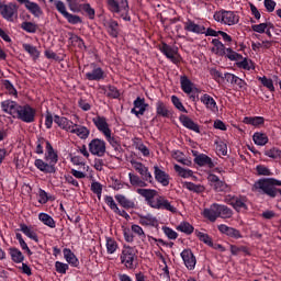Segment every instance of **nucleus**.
<instances>
[{
  "mask_svg": "<svg viewBox=\"0 0 281 281\" xmlns=\"http://www.w3.org/2000/svg\"><path fill=\"white\" fill-rule=\"evenodd\" d=\"M137 194L145 199L147 205L153 210H167V212H177V207L170 204L164 195H159V192L155 189H136Z\"/></svg>",
  "mask_w": 281,
  "mask_h": 281,
  "instance_id": "1",
  "label": "nucleus"
},
{
  "mask_svg": "<svg viewBox=\"0 0 281 281\" xmlns=\"http://www.w3.org/2000/svg\"><path fill=\"white\" fill-rule=\"evenodd\" d=\"M105 5L112 14H121L120 16L123 21L131 22L128 0H105Z\"/></svg>",
  "mask_w": 281,
  "mask_h": 281,
  "instance_id": "2",
  "label": "nucleus"
},
{
  "mask_svg": "<svg viewBox=\"0 0 281 281\" xmlns=\"http://www.w3.org/2000/svg\"><path fill=\"white\" fill-rule=\"evenodd\" d=\"M121 265H124L126 269H137V248L128 245H123V249L120 256Z\"/></svg>",
  "mask_w": 281,
  "mask_h": 281,
  "instance_id": "3",
  "label": "nucleus"
},
{
  "mask_svg": "<svg viewBox=\"0 0 281 281\" xmlns=\"http://www.w3.org/2000/svg\"><path fill=\"white\" fill-rule=\"evenodd\" d=\"M214 21L222 23L223 25H238L240 22V15L235 11L220 10L213 15Z\"/></svg>",
  "mask_w": 281,
  "mask_h": 281,
  "instance_id": "4",
  "label": "nucleus"
},
{
  "mask_svg": "<svg viewBox=\"0 0 281 281\" xmlns=\"http://www.w3.org/2000/svg\"><path fill=\"white\" fill-rule=\"evenodd\" d=\"M15 117L21 122H24V124H33V122H36V109L27 103L20 105Z\"/></svg>",
  "mask_w": 281,
  "mask_h": 281,
  "instance_id": "5",
  "label": "nucleus"
},
{
  "mask_svg": "<svg viewBox=\"0 0 281 281\" xmlns=\"http://www.w3.org/2000/svg\"><path fill=\"white\" fill-rule=\"evenodd\" d=\"M212 52L217 54V56H225L228 60H240L243 59V55L239 53H236L232 49V47H225V44H221L220 46H216L215 48H212Z\"/></svg>",
  "mask_w": 281,
  "mask_h": 281,
  "instance_id": "6",
  "label": "nucleus"
},
{
  "mask_svg": "<svg viewBox=\"0 0 281 281\" xmlns=\"http://www.w3.org/2000/svg\"><path fill=\"white\" fill-rule=\"evenodd\" d=\"M0 14L5 21H12V19L19 14V5L14 2L3 4V2L0 1Z\"/></svg>",
  "mask_w": 281,
  "mask_h": 281,
  "instance_id": "7",
  "label": "nucleus"
},
{
  "mask_svg": "<svg viewBox=\"0 0 281 281\" xmlns=\"http://www.w3.org/2000/svg\"><path fill=\"white\" fill-rule=\"evenodd\" d=\"M207 181L216 192H232V187H229L225 181H222L221 178L214 173H210L207 176Z\"/></svg>",
  "mask_w": 281,
  "mask_h": 281,
  "instance_id": "8",
  "label": "nucleus"
},
{
  "mask_svg": "<svg viewBox=\"0 0 281 281\" xmlns=\"http://www.w3.org/2000/svg\"><path fill=\"white\" fill-rule=\"evenodd\" d=\"M91 155L97 157H104L106 155V142L100 138H93L88 145Z\"/></svg>",
  "mask_w": 281,
  "mask_h": 281,
  "instance_id": "9",
  "label": "nucleus"
},
{
  "mask_svg": "<svg viewBox=\"0 0 281 281\" xmlns=\"http://www.w3.org/2000/svg\"><path fill=\"white\" fill-rule=\"evenodd\" d=\"M90 68L91 71L86 74V80H89L90 82H100V80H104V78H106V72H104V69L98 66V64H90Z\"/></svg>",
  "mask_w": 281,
  "mask_h": 281,
  "instance_id": "10",
  "label": "nucleus"
},
{
  "mask_svg": "<svg viewBox=\"0 0 281 281\" xmlns=\"http://www.w3.org/2000/svg\"><path fill=\"white\" fill-rule=\"evenodd\" d=\"M224 80L232 85V87H235L237 91H247V81L232 72H225Z\"/></svg>",
  "mask_w": 281,
  "mask_h": 281,
  "instance_id": "11",
  "label": "nucleus"
},
{
  "mask_svg": "<svg viewBox=\"0 0 281 281\" xmlns=\"http://www.w3.org/2000/svg\"><path fill=\"white\" fill-rule=\"evenodd\" d=\"M180 258H182L183 265L188 271H194V269H196V256H194L192 249H183L180 254Z\"/></svg>",
  "mask_w": 281,
  "mask_h": 281,
  "instance_id": "12",
  "label": "nucleus"
},
{
  "mask_svg": "<svg viewBox=\"0 0 281 281\" xmlns=\"http://www.w3.org/2000/svg\"><path fill=\"white\" fill-rule=\"evenodd\" d=\"M134 108L131 110L132 115H135V117H139L140 115H144L148 109V103H146V99L142 97H137L134 102Z\"/></svg>",
  "mask_w": 281,
  "mask_h": 281,
  "instance_id": "13",
  "label": "nucleus"
},
{
  "mask_svg": "<svg viewBox=\"0 0 281 281\" xmlns=\"http://www.w3.org/2000/svg\"><path fill=\"white\" fill-rule=\"evenodd\" d=\"M193 153V161L196 164V166H200V168H204L205 166L207 168H214L216 165L214 164V160L210 158V156L205 154H199V151H192Z\"/></svg>",
  "mask_w": 281,
  "mask_h": 281,
  "instance_id": "14",
  "label": "nucleus"
},
{
  "mask_svg": "<svg viewBox=\"0 0 281 281\" xmlns=\"http://www.w3.org/2000/svg\"><path fill=\"white\" fill-rule=\"evenodd\" d=\"M34 166L37 168V170L44 172V175H55L56 172V165L52 162H45L41 158L35 159Z\"/></svg>",
  "mask_w": 281,
  "mask_h": 281,
  "instance_id": "15",
  "label": "nucleus"
},
{
  "mask_svg": "<svg viewBox=\"0 0 281 281\" xmlns=\"http://www.w3.org/2000/svg\"><path fill=\"white\" fill-rule=\"evenodd\" d=\"M115 201L123 207L124 210H136L137 203L135 202V199H128L124 194H116L114 195Z\"/></svg>",
  "mask_w": 281,
  "mask_h": 281,
  "instance_id": "16",
  "label": "nucleus"
},
{
  "mask_svg": "<svg viewBox=\"0 0 281 281\" xmlns=\"http://www.w3.org/2000/svg\"><path fill=\"white\" fill-rule=\"evenodd\" d=\"M134 169L140 175L142 180L147 183H153V173L148 170V167L144 166L142 162H133Z\"/></svg>",
  "mask_w": 281,
  "mask_h": 281,
  "instance_id": "17",
  "label": "nucleus"
},
{
  "mask_svg": "<svg viewBox=\"0 0 281 281\" xmlns=\"http://www.w3.org/2000/svg\"><path fill=\"white\" fill-rule=\"evenodd\" d=\"M154 177L158 183L164 186V188L170 186V175L161 170L159 166H154Z\"/></svg>",
  "mask_w": 281,
  "mask_h": 281,
  "instance_id": "18",
  "label": "nucleus"
},
{
  "mask_svg": "<svg viewBox=\"0 0 281 281\" xmlns=\"http://www.w3.org/2000/svg\"><path fill=\"white\" fill-rule=\"evenodd\" d=\"M203 216L211 223H216V218H220V204L213 203L209 209H204Z\"/></svg>",
  "mask_w": 281,
  "mask_h": 281,
  "instance_id": "19",
  "label": "nucleus"
},
{
  "mask_svg": "<svg viewBox=\"0 0 281 281\" xmlns=\"http://www.w3.org/2000/svg\"><path fill=\"white\" fill-rule=\"evenodd\" d=\"M21 104L16 103L12 100H5L1 102V109L3 113H8L9 115H12L13 117H16V113H19V108Z\"/></svg>",
  "mask_w": 281,
  "mask_h": 281,
  "instance_id": "20",
  "label": "nucleus"
},
{
  "mask_svg": "<svg viewBox=\"0 0 281 281\" xmlns=\"http://www.w3.org/2000/svg\"><path fill=\"white\" fill-rule=\"evenodd\" d=\"M217 229L218 232H221V234H225L226 236H228V238H234L235 240L243 238V234L240 233V231L234 227H229L225 224L218 225Z\"/></svg>",
  "mask_w": 281,
  "mask_h": 281,
  "instance_id": "21",
  "label": "nucleus"
},
{
  "mask_svg": "<svg viewBox=\"0 0 281 281\" xmlns=\"http://www.w3.org/2000/svg\"><path fill=\"white\" fill-rule=\"evenodd\" d=\"M94 126L98 128L102 135H108L111 133V128L109 127V123L106 122V117L97 115L92 119Z\"/></svg>",
  "mask_w": 281,
  "mask_h": 281,
  "instance_id": "22",
  "label": "nucleus"
},
{
  "mask_svg": "<svg viewBox=\"0 0 281 281\" xmlns=\"http://www.w3.org/2000/svg\"><path fill=\"white\" fill-rule=\"evenodd\" d=\"M138 223H139V225H143L144 227H157V225H159L157 217L150 213H148L146 215L138 214Z\"/></svg>",
  "mask_w": 281,
  "mask_h": 281,
  "instance_id": "23",
  "label": "nucleus"
},
{
  "mask_svg": "<svg viewBox=\"0 0 281 281\" xmlns=\"http://www.w3.org/2000/svg\"><path fill=\"white\" fill-rule=\"evenodd\" d=\"M179 121L182 124V126H184V128L193 131L194 133H201V127L192 119H190V116L181 114L179 116Z\"/></svg>",
  "mask_w": 281,
  "mask_h": 281,
  "instance_id": "24",
  "label": "nucleus"
},
{
  "mask_svg": "<svg viewBox=\"0 0 281 281\" xmlns=\"http://www.w3.org/2000/svg\"><path fill=\"white\" fill-rule=\"evenodd\" d=\"M70 133H72V135H77L79 139H88L89 135H91V131L87 126L78 124L72 125Z\"/></svg>",
  "mask_w": 281,
  "mask_h": 281,
  "instance_id": "25",
  "label": "nucleus"
},
{
  "mask_svg": "<svg viewBox=\"0 0 281 281\" xmlns=\"http://www.w3.org/2000/svg\"><path fill=\"white\" fill-rule=\"evenodd\" d=\"M156 117H172V111L161 100L156 102Z\"/></svg>",
  "mask_w": 281,
  "mask_h": 281,
  "instance_id": "26",
  "label": "nucleus"
},
{
  "mask_svg": "<svg viewBox=\"0 0 281 281\" xmlns=\"http://www.w3.org/2000/svg\"><path fill=\"white\" fill-rule=\"evenodd\" d=\"M186 32H192L193 34H205V26L203 24H196L192 20L184 22Z\"/></svg>",
  "mask_w": 281,
  "mask_h": 281,
  "instance_id": "27",
  "label": "nucleus"
},
{
  "mask_svg": "<svg viewBox=\"0 0 281 281\" xmlns=\"http://www.w3.org/2000/svg\"><path fill=\"white\" fill-rule=\"evenodd\" d=\"M8 252L12 262H14L15 265H21L25 261V255H23V252L19 248L10 247L8 249Z\"/></svg>",
  "mask_w": 281,
  "mask_h": 281,
  "instance_id": "28",
  "label": "nucleus"
},
{
  "mask_svg": "<svg viewBox=\"0 0 281 281\" xmlns=\"http://www.w3.org/2000/svg\"><path fill=\"white\" fill-rule=\"evenodd\" d=\"M54 122L61 128L63 131H71L74 122L69 121V119L65 116H59L58 114H55Z\"/></svg>",
  "mask_w": 281,
  "mask_h": 281,
  "instance_id": "29",
  "label": "nucleus"
},
{
  "mask_svg": "<svg viewBox=\"0 0 281 281\" xmlns=\"http://www.w3.org/2000/svg\"><path fill=\"white\" fill-rule=\"evenodd\" d=\"M64 258L70 267H79L80 266V260H78V257L71 251L69 248H64Z\"/></svg>",
  "mask_w": 281,
  "mask_h": 281,
  "instance_id": "30",
  "label": "nucleus"
},
{
  "mask_svg": "<svg viewBox=\"0 0 281 281\" xmlns=\"http://www.w3.org/2000/svg\"><path fill=\"white\" fill-rule=\"evenodd\" d=\"M46 161H49L55 166L58 164V153L54 150L52 143H46Z\"/></svg>",
  "mask_w": 281,
  "mask_h": 281,
  "instance_id": "31",
  "label": "nucleus"
},
{
  "mask_svg": "<svg viewBox=\"0 0 281 281\" xmlns=\"http://www.w3.org/2000/svg\"><path fill=\"white\" fill-rule=\"evenodd\" d=\"M233 207L236 212H247V196L245 195H238L235 199V202L233 204Z\"/></svg>",
  "mask_w": 281,
  "mask_h": 281,
  "instance_id": "32",
  "label": "nucleus"
},
{
  "mask_svg": "<svg viewBox=\"0 0 281 281\" xmlns=\"http://www.w3.org/2000/svg\"><path fill=\"white\" fill-rule=\"evenodd\" d=\"M200 101L206 106V109H209V111L218 110V106L216 105V100H214V98H212V95L210 94H203L200 98Z\"/></svg>",
  "mask_w": 281,
  "mask_h": 281,
  "instance_id": "33",
  "label": "nucleus"
},
{
  "mask_svg": "<svg viewBox=\"0 0 281 281\" xmlns=\"http://www.w3.org/2000/svg\"><path fill=\"white\" fill-rule=\"evenodd\" d=\"M180 87L183 93H187L188 95H190V93H192L193 91L192 87H194V83L190 80V78H188V76H181Z\"/></svg>",
  "mask_w": 281,
  "mask_h": 281,
  "instance_id": "34",
  "label": "nucleus"
},
{
  "mask_svg": "<svg viewBox=\"0 0 281 281\" xmlns=\"http://www.w3.org/2000/svg\"><path fill=\"white\" fill-rule=\"evenodd\" d=\"M38 221L46 225V227H50V229H56V221L47 213H40Z\"/></svg>",
  "mask_w": 281,
  "mask_h": 281,
  "instance_id": "35",
  "label": "nucleus"
},
{
  "mask_svg": "<svg viewBox=\"0 0 281 281\" xmlns=\"http://www.w3.org/2000/svg\"><path fill=\"white\" fill-rule=\"evenodd\" d=\"M19 232H22L24 236H27L31 240H34L35 243H38V235L36 232L32 231L26 224H20V229Z\"/></svg>",
  "mask_w": 281,
  "mask_h": 281,
  "instance_id": "36",
  "label": "nucleus"
},
{
  "mask_svg": "<svg viewBox=\"0 0 281 281\" xmlns=\"http://www.w3.org/2000/svg\"><path fill=\"white\" fill-rule=\"evenodd\" d=\"M252 142L256 146H267V144H269V136L265 133L256 132L252 135Z\"/></svg>",
  "mask_w": 281,
  "mask_h": 281,
  "instance_id": "37",
  "label": "nucleus"
},
{
  "mask_svg": "<svg viewBox=\"0 0 281 281\" xmlns=\"http://www.w3.org/2000/svg\"><path fill=\"white\" fill-rule=\"evenodd\" d=\"M106 142L114 148L115 153H122V145L120 144V138L112 136L111 132L104 135Z\"/></svg>",
  "mask_w": 281,
  "mask_h": 281,
  "instance_id": "38",
  "label": "nucleus"
},
{
  "mask_svg": "<svg viewBox=\"0 0 281 281\" xmlns=\"http://www.w3.org/2000/svg\"><path fill=\"white\" fill-rule=\"evenodd\" d=\"M108 33L112 38H117L120 36V24L115 20H111L108 23Z\"/></svg>",
  "mask_w": 281,
  "mask_h": 281,
  "instance_id": "39",
  "label": "nucleus"
},
{
  "mask_svg": "<svg viewBox=\"0 0 281 281\" xmlns=\"http://www.w3.org/2000/svg\"><path fill=\"white\" fill-rule=\"evenodd\" d=\"M25 8L31 12V14H33V16H35V19L41 18V14H43V9H41V5L36 2L31 1Z\"/></svg>",
  "mask_w": 281,
  "mask_h": 281,
  "instance_id": "40",
  "label": "nucleus"
},
{
  "mask_svg": "<svg viewBox=\"0 0 281 281\" xmlns=\"http://www.w3.org/2000/svg\"><path fill=\"white\" fill-rule=\"evenodd\" d=\"M244 124H250V126H262L265 119L262 116H245Z\"/></svg>",
  "mask_w": 281,
  "mask_h": 281,
  "instance_id": "41",
  "label": "nucleus"
},
{
  "mask_svg": "<svg viewBox=\"0 0 281 281\" xmlns=\"http://www.w3.org/2000/svg\"><path fill=\"white\" fill-rule=\"evenodd\" d=\"M176 229L182 234H187V236H190L194 233V226H192V224L189 222H181Z\"/></svg>",
  "mask_w": 281,
  "mask_h": 281,
  "instance_id": "42",
  "label": "nucleus"
},
{
  "mask_svg": "<svg viewBox=\"0 0 281 281\" xmlns=\"http://www.w3.org/2000/svg\"><path fill=\"white\" fill-rule=\"evenodd\" d=\"M173 170L179 175V177H182V179H190L194 175V172L191 169H186L179 165L173 166Z\"/></svg>",
  "mask_w": 281,
  "mask_h": 281,
  "instance_id": "43",
  "label": "nucleus"
},
{
  "mask_svg": "<svg viewBox=\"0 0 281 281\" xmlns=\"http://www.w3.org/2000/svg\"><path fill=\"white\" fill-rule=\"evenodd\" d=\"M183 188L190 192H195V194H202V192H205V187L202 184H194L193 182H184Z\"/></svg>",
  "mask_w": 281,
  "mask_h": 281,
  "instance_id": "44",
  "label": "nucleus"
},
{
  "mask_svg": "<svg viewBox=\"0 0 281 281\" xmlns=\"http://www.w3.org/2000/svg\"><path fill=\"white\" fill-rule=\"evenodd\" d=\"M268 27L273 29V23L266 22V23L255 24L251 26V30L252 32H257V34H265Z\"/></svg>",
  "mask_w": 281,
  "mask_h": 281,
  "instance_id": "45",
  "label": "nucleus"
},
{
  "mask_svg": "<svg viewBox=\"0 0 281 281\" xmlns=\"http://www.w3.org/2000/svg\"><path fill=\"white\" fill-rule=\"evenodd\" d=\"M128 178L131 186H137L138 188H146V186H148L142 178H139V176L134 175L133 172L128 173Z\"/></svg>",
  "mask_w": 281,
  "mask_h": 281,
  "instance_id": "46",
  "label": "nucleus"
},
{
  "mask_svg": "<svg viewBox=\"0 0 281 281\" xmlns=\"http://www.w3.org/2000/svg\"><path fill=\"white\" fill-rule=\"evenodd\" d=\"M21 30L27 32V34H36V30H38V25L34 22H22Z\"/></svg>",
  "mask_w": 281,
  "mask_h": 281,
  "instance_id": "47",
  "label": "nucleus"
},
{
  "mask_svg": "<svg viewBox=\"0 0 281 281\" xmlns=\"http://www.w3.org/2000/svg\"><path fill=\"white\" fill-rule=\"evenodd\" d=\"M233 63H236L238 69H245L246 71L251 70V60L247 57H243L239 60H233Z\"/></svg>",
  "mask_w": 281,
  "mask_h": 281,
  "instance_id": "48",
  "label": "nucleus"
},
{
  "mask_svg": "<svg viewBox=\"0 0 281 281\" xmlns=\"http://www.w3.org/2000/svg\"><path fill=\"white\" fill-rule=\"evenodd\" d=\"M38 203H41V205H45V203H47L48 201H55L56 198H54V195H49L47 194V192L43 189H38Z\"/></svg>",
  "mask_w": 281,
  "mask_h": 281,
  "instance_id": "49",
  "label": "nucleus"
},
{
  "mask_svg": "<svg viewBox=\"0 0 281 281\" xmlns=\"http://www.w3.org/2000/svg\"><path fill=\"white\" fill-rule=\"evenodd\" d=\"M245 254V256H249V248L247 246H236L231 245V254L232 256H238V254Z\"/></svg>",
  "mask_w": 281,
  "mask_h": 281,
  "instance_id": "50",
  "label": "nucleus"
},
{
  "mask_svg": "<svg viewBox=\"0 0 281 281\" xmlns=\"http://www.w3.org/2000/svg\"><path fill=\"white\" fill-rule=\"evenodd\" d=\"M161 54L166 56V58H175V49L170 47L166 42H162L161 46L159 47Z\"/></svg>",
  "mask_w": 281,
  "mask_h": 281,
  "instance_id": "51",
  "label": "nucleus"
},
{
  "mask_svg": "<svg viewBox=\"0 0 281 281\" xmlns=\"http://www.w3.org/2000/svg\"><path fill=\"white\" fill-rule=\"evenodd\" d=\"M234 211L229 206L220 204V218H232Z\"/></svg>",
  "mask_w": 281,
  "mask_h": 281,
  "instance_id": "52",
  "label": "nucleus"
},
{
  "mask_svg": "<svg viewBox=\"0 0 281 281\" xmlns=\"http://www.w3.org/2000/svg\"><path fill=\"white\" fill-rule=\"evenodd\" d=\"M69 41L71 45H77L79 49H87V45H85V40H82L80 36L71 34Z\"/></svg>",
  "mask_w": 281,
  "mask_h": 281,
  "instance_id": "53",
  "label": "nucleus"
},
{
  "mask_svg": "<svg viewBox=\"0 0 281 281\" xmlns=\"http://www.w3.org/2000/svg\"><path fill=\"white\" fill-rule=\"evenodd\" d=\"M257 80H259V82H261V85L265 86L266 89L270 90L271 92L276 91V87L273 86V80L267 78V76L257 77Z\"/></svg>",
  "mask_w": 281,
  "mask_h": 281,
  "instance_id": "54",
  "label": "nucleus"
},
{
  "mask_svg": "<svg viewBox=\"0 0 281 281\" xmlns=\"http://www.w3.org/2000/svg\"><path fill=\"white\" fill-rule=\"evenodd\" d=\"M35 144H36V148H35L36 155H43L44 153L43 146L46 145V148H47V144H49V140L45 139V137H38Z\"/></svg>",
  "mask_w": 281,
  "mask_h": 281,
  "instance_id": "55",
  "label": "nucleus"
},
{
  "mask_svg": "<svg viewBox=\"0 0 281 281\" xmlns=\"http://www.w3.org/2000/svg\"><path fill=\"white\" fill-rule=\"evenodd\" d=\"M256 171L258 177H271L273 172H271V169L266 167L265 165H258L256 167Z\"/></svg>",
  "mask_w": 281,
  "mask_h": 281,
  "instance_id": "56",
  "label": "nucleus"
},
{
  "mask_svg": "<svg viewBox=\"0 0 281 281\" xmlns=\"http://www.w3.org/2000/svg\"><path fill=\"white\" fill-rule=\"evenodd\" d=\"M266 157L270 159H281V149L278 147H272L265 151Z\"/></svg>",
  "mask_w": 281,
  "mask_h": 281,
  "instance_id": "57",
  "label": "nucleus"
},
{
  "mask_svg": "<svg viewBox=\"0 0 281 281\" xmlns=\"http://www.w3.org/2000/svg\"><path fill=\"white\" fill-rule=\"evenodd\" d=\"M64 19H66L68 21V23H70V25H78V24L82 23V18H80L79 15L71 14L69 12L66 13Z\"/></svg>",
  "mask_w": 281,
  "mask_h": 281,
  "instance_id": "58",
  "label": "nucleus"
},
{
  "mask_svg": "<svg viewBox=\"0 0 281 281\" xmlns=\"http://www.w3.org/2000/svg\"><path fill=\"white\" fill-rule=\"evenodd\" d=\"M198 238L201 240V243H204V245H207L209 247H214V241L212 240V237L210 235L199 232Z\"/></svg>",
  "mask_w": 281,
  "mask_h": 281,
  "instance_id": "59",
  "label": "nucleus"
},
{
  "mask_svg": "<svg viewBox=\"0 0 281 281\" xmlns=\"http://www.w3.org/2000/svg\"><path fill=\"white\" fill-rule=\"evenodd\" d=\"M131 229L133 234H136V236L140 238V240H146V233L144 232V228H142V226L134 224L131 226Z\"/></svg>",
  "mask_w": 281,
  "mask_h": 281,
  "instance_id": "60",
  "label": "nucleus"
},
{
  "mask_svg": "<svg viewBox=\"0 0 281 281\" xmlns=\"http://www.w3.org/2000/svg\"><path fill=\"white\" fill-rule=\"evenodd\" d=\"M171 102L173 106L178 109V111H180L181 113H188V110L186 109V106H183V103L181 102V99H179V97L172 95Z\"/></svg>",
  "mask_w": 281,
  "mask_h": 281,
  "instance_id": "61",
  "label": "nucleus"
},
{
  "mask_svg": "<svg viewBox=\"0 0 281 281\" xmlns=\"http://www.w3.org/2000/svg\"><path fill=\"white\" fill-rule=\"evenodd\" d=\"M106 251L108 254H114L117 251V241H115V239L111 237L106 238Z\"/></svg>",
  "mask_w": 281,
  "mask_h": 281,
  "instance_id": "62",
  "label": "nucleus"
},
{
  "mask_svg": "<svg viewBox=\"0 0 281 281\" xmlns=\"http://www.w3.org/2000/svg\"><path fill=\"white\" fill-rule=\"evenodd\" d=\"M22 47L27 54H30V56L38 58V49L35 46L31 44H23Z\"/></svg>",
  "mask_w": 281,
  "mask_h": 281,
  "instance_id": "63",
  "label": "nucleus"
},
{
  "mask_svg": "<svg viewBox=\"0 0 281 281\" xmlns=\"http://www.w3.org/2000/svg\"><path fill=\"white\" fill-rule=\"evenodd\" d=\"M106 97L117 100L120 98V90L115 86H108Z\"/></svg>",
  "mask_w": 281,
  "mask_h": 281,
  "instance_id": "64",
  "label": "nucleus"
}]
</instances>
